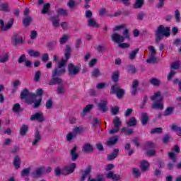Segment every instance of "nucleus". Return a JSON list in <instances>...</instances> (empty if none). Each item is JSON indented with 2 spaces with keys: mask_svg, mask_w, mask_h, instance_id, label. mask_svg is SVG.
Instances as JSON below:
<instances>
[{
  "mask_svg": "<svg viewBox=\"0 0 181 181\" xmlns=\"http://www.w3.org/2000/svg\"><path fill=\"white\" fill-rule=\"evenodd\" d=\"M42 95L43 91H37L35 94L29 91H23L21 94V100H25L27 104L30 105L34 103V108L40 107Z\"/></svg>",
  "mask_w": 181,
  "mask_h": 181,
  "instance_id": "nucleus-1",
  "label": "nucleus"
},
{
  "mask_svg": "<svg viewBox=\"0 0 181 181\" xmlns=\"http://www.w3.org/2000/svg\"><path fill=\"white\" fill-rule=\"evenodd\" d=\"M155 33L156 43H159V42L163 39V36H165V37H169V36H170V28L160 25Z\"/></svg>",
  "mask_w": 181,
  "mask_h": 181,
  "instance_id": "nucleus-2",
  "label": "nucleus"
},
{
  "mask_svg": "<svg viewBox=\"0 0 181 181\" xmlns=\"http://www.w3.org/2000/svg\"><path fill=\"white\" fill-rule=\"evenodd\" d=\"M91 165H88L83 171V173L81 175V178L79 181H85L86 177H88L89 176L88 181H104V177L103 175H98L97 177L98 179H91Z\"/></svg>",
  "mask_w": 181,
  "mask_h": 181,
  "instance_id": "nucleus-3",
  "label": "nucleus"
},
{
  "mask_svg": "<svg viewBox=\"0 0 181 181\" xmlns=\"http://www.w3.org/2000/svg\"><path fill=\"white\" fill-rule=\"evenodd\" d=\"M81 71V67L80 66H76L74 64H68V76L71 78H74Z\"/></svg>",
  "mask_w": 181,
  "mask_h": 181,
  "instance_id": "nucleus-4",
  "label": "nucleus"
},
{
  "mask_svg": "<svg viewBox=\"0 0 181 181\" xmlns=\"http://www.w3.org/2000/svg\"><path fill=\"white\" fill-rule=\"evenodd\" d=\"M112 124H114V127L109 132L110 135H114V134H117L119 131V127H121L122 122L119 117H116L113 119Z\"/></svg>",
  "mask_w": 181,
  "mask_h": 181,
  "instance_id": "nucleus-5",
  "label": "nucleus"
},
{
  "mask_svg": "<svg viewBox=\"0 0 181 181\" xmlns=\"http://www.w3.org/2000/svg\"><path fill=\"white\" fill-rule=\"evenodd\" d=\"M76 164L73 163L69 165H66L62 169V175L64 176H67V175H71L74 170H76Z\"/></svg>",
  "mask_w": 181,
  "mask_h": 181,
  "instance_id": "nucleus-6",
  "label": "nucleus"
},
{
  "mask_svg": "<svg viewBox=\"0 0 181 181\" xmlns=\"http://www.w3.org/2000/svg\"><path fill=\"white\" fill-rule=\"evenodd\" d=\"M66 74V68H59L57 66L54 69L52 74V77H61Z\"/></svg>",
  "mask_w": 181,
  "mask_h": 181,
  "instance_id": "nucleus-7",
  "label": "nucleus"
},
{
  "mask_svg": "<svg viewBox=\"0 0 181 181\" xmlns=\"http://www.w3.org/2000/svg\"><path fill=\"white\" fill-rule=\"evenodd\" d=\"M108 102L107 100H100L98 104L97 107L98 108V110L100 111V112H105L106 111H108Z\"/></svg>",
  "mask_w": 181,
  "mask_h": 181,
  "instance_id": "nucleus-8",
  "label": "nucleus"
},
{
  "mask_svg": "<svg viewBox=\"0 0 181 181\" xmlns=\"http://www.w3.org/2000/svg\"><path fill=\"white\" fill-rule=\"evenodd\" d=\"M0 25L1 26L2 30L6 32V30H9V29H11L12 26H13V18H11L6 25L5 23H4V20L0 19Z\"/></svg>",
  "mask_w": 181,
  "mask_h": 181,
  "instance_id": "nucleus-9",
  "label": "nucleus"
},
{
  "mask_svg": "<svg viewBox=\"0 0 181 181\" xmlns=\"http://www.w3.org/2000/svg\"><path fill=\"white\" fill-rule=\"evenodd\" d=\"M30 121H37L38 122H43L45 121V117H43V113L36 112L30 116Z\"/></svg>",
  "mask_w": 181,
  "mask_h": 181,
  "instance_id": "nucleus-10",
  "label": "nucleus"
},
{
  "mask_svg": "<svg viewBox=\"0 0 181 181\" xmlns=\"http://www.w3.org/2000/svg\"><path fill=\"white\" fill-rule=\"evenodd\" d=\"M24 62L25 67H28V69H30V67H32V62H30V60H26V55L21 54L18 58V64H21V63Z\"/></svg>",
  "mask_w": 181,
  "mask_h": 181,
  "instance_id": "nucleus-11",
  "label": "nucleus"
},
{
  "mask_svg": "<svg viewBox=\"0 0 181 181\" xmlns=\"http://www.w3.org/2000/svg\"><path fill=\"white\" fill-rule=\"evenodd\" d=\"M118 139H119V136L118 135L110 137L106 142L107 146H114V145H117Z\"/></svg>",
  "mask_w": 181,
  "mask_h": 181,
  "instance_id": "nucleus-12",
  "label": "nucleus"
},
{
  "mask_svg": "<svg viewBox=\"0 0 181 181\" xmlns=\"http://www.w3.org/2000/svg\"><path fill=\"white\" fill-rule=\"evenodd\" d=\"M112 40L115 42V43H122L125 40L124 36H121L118 35V33H114L111 36Z\"/></svg>",
  "mask_w": 181,
  "mask_h": 181,
  "instance_id": "nucleus-13",
  "label": "nucleus"
},
{
  "mask_svg": "<svg viewBox=\"0 0 181 181\" xmlns=\"http://www.w3.org/2000/svg\"><path fill=\"white\" fill-rule=\"evenodd\" d=\"M140 121L143 127H145L148 122H149V115L146 112H142L140 118Z\"/></svg>",
  "mask_w": 181,
  "mask_h": 181,
  "instance_id": "nucleus-14",
  "label": "nucleus"
},
{
  "mask_svg": "<svg viewBox=\"0 0 181 181\" xmlns=\"http://www.w3.org/2000/svg\"><path fill=\"white\" fill-rule=\"evenodd\" d=\"M33 21V19L30 16H27L26 17L23 18V25L24 28H28V26H30Z\"/></svg>",
  "mask_w": 181,
  "mask_h": 181,
  "instance_id": "nucleus-15",
  "label": "nucleus"
},
{
  "mask_svg": "<svg viewBox=\"0 0 181 181\" xmlns=\"http://www.w3.org/2000/svg\"><path fill=\"white\" fill-rule=\"evenodd\" d=\"M93 108H94V105L93 104H89L88 105H86L82 110V112H81V118H83V117L86 116V114H87L88 112H90L91 111V110H93Z\"/></svg>",
  "mask_w": 181,
  "mask_h": 181,
  "instance_id": "nucleus-16",
  "label": "nucleus"
},
{
  "mask_svg": "<svg viewBox=\"0 0 181 181\" xmlns=\"http://www.w3.org/2000/svg\"><path fill=\"white\" fill-rule=\"evenodd\" d=\"M34 138H35V139L32 142L33 146H35V145H37V142H39V141H42V136H40V132H39L38 129H37L35 131V134H34Z\"/></svg>",
  "mask_w": 181,
  "mask_h": 181,
  "instance_id": "nucleus-17",
  "label": "nucleus"
},
{
  "mask_svg": "<svg viewBox=\"0 0 181 181\" xmlns=\"http://www.w3.org/2000/svg\"><path fill=\"white\" fill-rule=\"evenodd\" d=\"M93 151H94V147L90 143L84 144L82 147V152H86L87 153H90Z\"/></svg>",
  "mask_w": 181,
  "mask_h": 181,
  "instance_id": "nucleus-18",
  "label": "nucleus"
},
{
  "mask_svg": "<svg viewBox=\"0 0 181 181\" xmlns=\"http://www.w3.org/2000/svg\"><path fill=\"white\" fill-rule=\"evenodd\" d=\"M21 163H22V160H21V157L18 155H16L13 162L15 169H19L21 168Z\"/></svg>",
  "mask_w": 181,
  "mask_h": 181,
  "instance_id": "nucleus-19",
  "label": "nucleus"
},
{
  "mask_svg": "<svg viewBox=\"0 0 181 181\" xmlns=\"http://www.w3.org/2000/svg\"><path fill=\"white\" fill-rule=\"evenodd\" d=\"M13 40L15 42L16 45H21L23 43V38H22V37H21L18 33L13 35Z\"/></svg>",
  "mask_w": 181,
  "mask_h": 181,
  "instance_id": "nucleus-20",
  "label": "nucleus"
},
{
  "mask_svg": "<svg viewBox=\"0 0 181 181\" xmlns=\"http://www.w3.org/2000/svg\"><path fill=\"white\" fill-rule=\"evenodd\" d=\"M77 146H74V148L70 151L69 153L71 156L72 160L74 162L78 158V155L77 154Z\"/></svg>",
  "mask_w": 181,
  "mask_h": 181,
  "instance_id": "nucleus-21",
  "label": "nucleus"
},
{
  "mask_svg": "<svg viewBox=\"0 0 181 181\" xmlns=\"http://www.w3.org/2000/svg\"><path fill=\"white\" fill-rule=\"evenodd\" d=\"M63 83V80L60 78L59 76L52 77V79L49 81L50 86L54 84H62Z\"/></svg>",
  "mask_w": 181,
  "mask_h": 181,
  "instance_id": "nucleus-22",
  "label": "nucleus"
},
{
  "mask_svg": "<svg viewBox=\"0 0 181 181\" xmlns=\"http://www.w3.org/2000/svg\"><path fill=\"white\" fill-rule=\"evenodd\" d=\"M88 25L90 28H100V24L98 23L97 21H95V19L94 18H90L88 20Z\"/></svg>",
  "mask_w": 181,
  "mask_h": 181,
  "instance_id": "nucleus-23",
  "label": "nucleus"
},
{
  "mask_svg": "<svg viewBox=\"0 0 181 181\" xmlns=\"http://www.w3.org/2000/svg\"><path fill=\"white\" fill-rule=\"evenodd\" d=\"M140 168L143 172H146V170H148L149 168V163L146 160H143L141 162Z\"/></svg>",
  "mask_w": 181,
  "mask_h": 181,
  "instance_id": "nucleus-24",
  "label": "nucleus"
},
{
  "mask_svg": "<svg viewBox=\"0 0 181 181\" xmlns=\"http://www.w3.org/2000/svg\"><path fill=\"white\" fill-rule=\"evenodd\" d=\"M119 153V149L115 148L113 152L107 156L108 160H114L117 156H118V153Z\"/></svg>",
  "mask_w": 181,
  "mask_h": 181,
  "instance_id": "nucleus-25",
  "label": "nucleus"
},
{
  "mask_svg": "<svg viewBox=\"0 0 181 181\" xmlns=\"http://www.w3.org/2000/svg\"><path fill=\"white\" fill-rule=\"evenodd\" d=\"M145 4V0H136L135 4L133 6L134 9H141L144 4Z\"/></svg>",
  "mask_w": 181,
  "mask_h": 181,
  "instance_id": "nucleus-26",
  "label": "nucleus"
},
{
  "mask_svg": "<svg viewBox=\"0 0 181 181\" xmlns=\"http://www.w3.org/2000/svg\"><path fill=\"white\" fill-rule=\"evenodd\" d=\"M27 52L29 54V56H30V57L37 58L39 57V56H40V52L35 49H28Z\"/></svg>",
  "mask_w": 181,
  "mask_h": 181,
  "instance_id": "nucleus-27",
  "label": "nucleus"
},
{
  "mask_svg": "<svg viewBox=\"0 0 181 181\" xmlns=\"http://www.w3.org/2000/svg\"><path fill=\"white\" fill-rule=\"evenodd\" d=\"M71 53V47H70V45H66L65 48V53H64V57L66 59L65 60H66V62L70 59Z\"/></svg>",
  "mask_w": 181,
  "mask_h": 181,
  "instance_id": "nucleus-28",
  "label": "nucleus"
},
{
  "mask_svg": "<svg viewBox=\"0 0 181 181\" xmlns=\"http://www.w3.org/2000/svg\"><path fill=\"white\" fill-rule=\"evenodd\" d=\"M138 53H139V48H136L134 50L132 51L131 53L129 54V60H135Z\"/></svg>",
  "mask_w": 181,
  "mask_h": 181,
  "instance_id": "nucleus-29",
  "label": "nucleus"
},
{
  "mask_svg": "<svg viewBox=\"0 0 181 181\" xmlns=\"http://www.w3.org/2000/svg\"><path fill=\"white\" fill-rule=\"evenodd\" d=\"M150 98L151 101H162V95H160V92L156 93Z\"/></svg>",
  "mask_w": 181,
  "mask_h": 181,
  "instance_id": "nucleus-30",
  "label": "nucleus"
},
{
  "mask_svg": "<svg viewBox=\"0 0 181 181\" xmlns=\"http://www.w3.org/2000/svg\"><path fill=\"white\" fill-rule=\"evenodd\" d=\"M28 131L29 127L26 124H23L21 128L20 129V135H21L22 136H25Z\"/></svg>",
  "mask_w": 181,
  "mask_h": 181,
  "instance_id": "nucleus-31",
  "label": "nucleus"
},
{
  "mask_svg": "<svg viewBox=\"0 0 181 181\" xmlns=\"http://www.w3.org/2000/svg\"><path fill=\"white\" fill-rule=\"evenodd\" d=\"M43 175H45V167H41L35 170V175H33V177L43 176Z\"/></svg>",
  "mask_w": 181,
  "mask_h": 181,
  "instance_id": "nucleus-32",
  "label": "nucleus"
},
{
  "mask_svg": "<svg viewBox=\"0 0 181 181\" xmlns=\"http://www.w3.org/2000/svg\"><path fill=\"white\" fill-rule=\"evenodd\" d=\"M149 83L152 86H154V87H159V86H160V81L156 78H151L149 80Z\"/></svg>",
  "mask_w": 181,
  "mask_h": 181,
  "instance_id": "nucleus-33",
  "label": "nucleus"
},
{
  "mask_svg": "<svg viewBox=\"0 0 181 181\" xmlns=\"http://www.w3.org/2000/svg\"><path fill=\"white\" fill-rule=\"evenodd\" d=\"M127 127H136V118L131 117L129 121L126 122Z\"/></svg>",
  "mask_w": 181,
  "mask_h": 181,
  "instance_id": "nucleus-34",
  "label": "nucleus"
},
{
  "mask_svg": "<svg viewBox=\"0 0 181 181\" xmlns=\"http://www.w3.org/2000/svg\"><path fill=\"white\" fill-rule=\"evenodd\" d=\"M120 132H122L124 135H132L134 134V129L123 127L120 129Z\"/></svg>",
  "mask_w": 181,
  "mask_h": 181,
  "instance_id": "nucleus-35",
  "label": "nucleus"
},
{
  "mask_svg": "<svg viewBox=\"0 0 181 181\" xmlns=\"http://www.w3.org/2000/svg\"><path fill=\"white\" fill-rule=\"evenodd\" d=\"M1 12H9V6L6 3L0 4Z\"/></svg>",
  "mask_w": 181,
  "mask_h": 181,
  "instance_id": "nucleus-36",
  "label": "nucleus"
},
{
  "mask_svg": "<svg viewBox=\"0 0 181 181\" xmlns=\"http://www.w3.org/2000/svg\"><path fill=\"white\" fill-rule=\"evenodd\" d=\"M171 129L173 131H175V132H176L177 135H178V136H181V127H177V125L176 124H173L171 126Z\"/></svg>",
  "mask_w": 181,
  "mask_h": 181,
  "instance_id": "nucleus-37",
  "label": "nucleus"
},
{
  "mask_svg": "<svg viewBox=\"0 0 181 181\" xmlns=\"http://www.w3.org/2000/svg\"><path fill=\"white\" fill-rule=\"evenodd\" d=\"M145 149H155V143L153 141H146L144 144Z\"/></svg>",
  "mask_w": 181,
  "mask_h": 181,
  "instance_id": "nucleus-38",
  "label": "nucleus"
},
{
  "mask_svg": "<svg viewBox=\"0 0 181 181\" xmlns=\"http://www.w3.org/2000/svg\"><path fill=\"white\" fill-rule=\"evenodd\" d=\"M112 80L114 83H118V80H119V71H116L112 74Z\"/></svg>",
  "mask_w": 181,
  "mask_h": 181,
  "instance_id": "nucleus-39",
  "label": "nucleus"
},
{
  "mask_svg": "<svg viewBox=\"0 0 181 181\" xmlns=\"http://www.w3.org/2000/svg\"><path fill=\"white\" fill-rule=\"evenodd\" d=\"M179 69H180V63L179 62H175L171 64L170 67V70H174L175 71H176V70H179Z\"/></svg>",
  "mask_w": 181,
  "mask_h": 181,
  "instance_id": "nucleus-40",
  "label": "nucleus"
},
{
  "mask_svg": "<svg viewBox=\"0 0 181 181\" xmlns=\"http://www.w3.org/2000/svg\"><path fill=\"white\" fill-rule=\"evenodd\" d=\"M49 9H50V4L47 3L43 5L42 10L41 11V13L43 15H45V13H47L49 12Z\"/></svg>",
  "mask_w": 181,
  "mask_h": 181,
  "instance_id": "nucleus-41",
  "label": "nucleus"
},
{
  "mask_svg": "<svg viewBox=\"0 0 181 181\" xmlns=\"http://www.w3.org/2000/svg\"><path fill=\"white\" fill-rule=\"evenodd\" d=\"M51 21H52V25L54 26V28H59V26H60L59 20H57V17H56V16L51 17Z\"/></svg>",
  "mask_w": 181,
  "mask_h": 181,
  "instance_id": "nucleus-42",
  "label": "nucleus"
},
{
  "mask_svg": "<svg viewBox=\"0 0 181 181\" xmlns=\"http://www.w3.org/2000/svg\"><path fill=\"white\" fill-rule=\"evenodd\" d=\"M45 108L47 110H52V108H53V99L52 98L47 100L45 103Z\"/></svg>",
  "mask_w": 181,
  "mask_h": 181,
  "instance_id": "nucleus-43",
  "label": "nucleus"
},
{
  "mask_svg": "<svg viewBox=\"0 0 181 181\" xmlns=\"http://www.w3.org/2000/svg\"><path fill=\"white\" fill-rule=\"evenodd\" d=\"M151 108H153V110H163V104L160 103H154L152 105Z\"/></svg>",
  "mask_w": 181,
  "mask_h": 181,
  "instance_id": "nucleus-44",
  "label": "nucleus"
},
{
  "mask_svg": "<svg viewBox=\"0 0 181 181\" xmlns=\"http://www.w3.org/2000/svg\"><path fill=\"white\" fill-rule=\"evenodd\" d=\"M91 76L92 77H95V78H97V77H100V76H101V72L100 71V69H94L92 71H91Z\"/></svg>",
  "mask_w": 181,
  "mask_h": 181,
  "instance_id": "nucleus-45",
  "label": "nucleus"
},
{
  "mask_svg": "<svg viewBox=\"0 0 181 181\" xmlns=\"http://www.w3.org/2000/svg\"><path fill=\"white\" fill-rule=\"evenodd\" d=\"M111 94H115L117 98L121 99L125 95V91H111Z\"/></svg>",
  "mask_w": 181,
  "mask_h": 181,
  "instance_id": "nucleus-46",
  "label": "nucleus"
},
{
  "mask_svg": "<svg viewBox=\"0 0 181 181\" xmlns=\"http://www.w3.org/2000/svg\"><path fill=\"white\" fill-rule=\"evenodd\" d=\"M163 132V129L162 127H156L154 129H152L150 132V134H162Z\"/></svg>",
  "mask_w": 181,
  "mask_h": 181,
  "instance_id": "nucleus-47",
  "label": "nucleus"
},
{
  "mask_svg": "<svg viewBox=\"0 0 181 181\" xmlns=\"http://www.w3.org/2000/svg\"><path fill=\"white\" fill-rule=\"evenodd\" d=\"M127 71L130 74H135V73H136V68L132 65H129L127 68Z\"/></svg>",
  "mask_w": 181,
  "mask_h": 181,
  "instance_id": "nucleus-48",
  "label": "nucleus"
},
{
  "mask_svg": "<svg viewBox=\"0 0 181 181\" xmlns=\"http://www.w3.org/2000/svg\"><path fill=\"white\" fill-rule=\"evenodd\" d=\"M110 91H124V89H121L119 85L116 83L115 85L111 86Z\"/></svg>",
  "mask_w": 181,
  "mask_h": 181,
  "instance_id": "nucleus-49",
  "label": "nucleus"
},
{
  "mask_svg": "<svg viewBox=\"0 0 181 181\" xmlns=\"http://www.w3.org/2000/svg\"><path fill=\"white\" fill-rule=\"evenodd\" d=\"M176 73H177L176 71L170 69V72L167 76L168 81H170V80H172V78L175 77V75L176 74Z\"/></svg>",
  "mask_w": 181,
  "mask_h": 181,
  "instance_id": "nucleus-50",
  "label": "nucleus"
},
{
  "mask_svg": "<svg viewBox=\"0 0 181 181\" xmlns=\"http://www.w3.org/2000/svg\"><path fill=\"white\" fill-rule=\"evenodd\" d=\"M170 141V134H165V136L163 137V144H164V145H168Z\"/></svg>",
  "mask_w": 181,
  "mask_h": 181,
  "instance_id": "nucleus-51",
  "label": "nucleus"
},
{
  "mask_svg": "<svg viewBox=\"0 0 181 181\" xmlns=\"http://www.w3.org/2000/svg\"><path fill=\"white\" fill-rule=\"evenodd\" d=\"M174 108L172 107H168L164 112V117H169L173 112Z\"/></svg>",
  "mask_w": 181,
  "mask_h": 181,
  "instance_id": "nucleus-52",
  "label": "nucleus"
},
{
  "mask_svg": "<svg viewBox=\"0 0 181 181\" xmlns=\"http://www.w3.org/2000/svg\"><path fill=\"white\" fill-rule=\"evenodd\" d=\"M67 6L69 7V9H74L77 6V4H76V1L74 0H69Z\"/></svg>",
  "mask_w": 181,
  "mask_h": 181,
  "instance_id": "nucleus-53",
  "label": "nucleus"
},
{
  "mask_svg": "<svg viewBox=\"0 0 181 181\" xmlns=\"http://www.w3.org/2000/svg\"><path fill=\"white\" fill-rule=\"evenodd\" d=\"M65 66H67V61L64 58H62L61 62L58 64V67L64 69Z\"/></svg>",
  "mask_w": 181,
  "mask_h": 181,
  "instance_id": "nucleus-54",
  "label": "nucleus"
},
{
  "mask_svg": "<svg viewBox=\"0 0 181 181\" xmlns=\"http://www.w3.org/2000/svg\"><path fill=\"white\" fill-rule=\"evenodd\" d=\"M57 15H63V16H67V15H69L67 11L64 10V8H59L57 11Z\"/></svg>",
  "mask_w": 181,
  "mask_h": 181,
  "instance_id": "nucleus-55",
  "label": "nucleus"
},
{
  "mask_svg": "<svg viewBox=\"0 0 181 181\" xmlns=\"http://www.w3.org/2000/svg\"><path fill=\"white\" fill-rule=\"evenodd\" d=\"M29 173H30V168H25L21 171V175L22 177H23L25 176H28Z\"/></svg>",
  "mask_w": 181,
  "mask_h": 181,
  "instance_id": "nucleus-56",
  "label": "nucleus"
},
{
  "mask_svg": "<svg viewBox=\"0 0 181 181\" xmlns=\"http://www.w3.org/2000/svg\"><path fill=\"white\" fill-rule=\"evenodd\" d=\"M146 155H147V156H155V155H156V151H155V149L151 148L146 151Z\"/></svg>",
  "mask_w": 181,
  "mask_h": 181,
  "instance_id": "nucleus-57",
  "label": "nucleus"
},
{
  "mask_svg": "<svg viewBox=\"0 0 181 181\" xmlns=\"http://www.w3.org/2000/svg\"><path fill=\"white\" fill-rule=\"evenodd\" d=\"M9 59V54L6 53L4 57L0 58V63H6V61Z\"/></svg>",
  "mask_w": 181,
  "mask_h": 181,
  "instance_id": "nucleus-58",
  "label": "nucleus"
},
{
  "mask_svg": "<svg viewBox=\"0 0 181 181\" xmlns=\"http://www.w3.org/2000/svg\"><path fill=\"white\" fill-rule=\"evenodd\" d=\"M40 76H42L40 71H37L35 74L34 81L36 82L39 81L40 80Z\"/></svg>",
  "mask_w": 181,
  "mask_h": 181,
  "instance_id": "nucleus-59",
  "label": "nucleus"
},
{
  "mask_svg": "<svg viewBox=\"0 0 181 181\" xmlns=\"http://www.w3.org/2000/svg\"><path fill=\"white\" fill-rule=\"evenodd\" d=\"M85 16L87 19H92L93 18V11L90 10H86L85 12Z\"/></svg>",
  "mask_w": 181,
  "mask_h": 181,
  "instance_id": "nucleus-60",
  "label": "nucleus"
},
{
  "mask_svg": "<svg viewBox=\"0 0 181 181\" xmlns=\"http://www.w3.org/2000/svg\"><path fill=\"white\" fill-rule=\"evenodd\" d=\"M54 173L56 176H61V175H63V169L57 167L54 170Z\"/></svg>",
  "mask_w": 181,
  "mask_h": 181,
  "instance_id": "nucleus-61",
  "label": "nucleus"
},
{
  "mask_svg": "<svg viewBox=\"0 0 181 181\" xmlns=\"http://www.w3.org/2000/svg\"><path fill=\"white\" fill-rule=\"evenodd\" d=\"M133 175L134 177H139L141 176V172L138 168H133Z\"/></svg>",
  "mask_w": 181,
  "mask_h": 181,
  "instance_id": "nucleus-62",
  "label": "nucleus"
},
{
  "mask_svg": "<svg viewBox=\"0 0 181 181\" xmlns=\"http://www.w3.org/2000/svg\"><path fill=\"white\" fill-rule=\"evenodd\" d=\"M41 60L42 62H43V63H46L47 62H49V54L44 53L42 54Z\"/></svg>",
  "mask_w": 181,
  "mask_h": 181,
  "instance_id": "nucleus-63",
  "label": "nucleus"
},
{
  "mask_svg": "<svg viewBox=\"0 0 181 181\" xmlns=\"http://www.w3.org/2000/svg\"><path fill=\"white\" fill-rule=\"evenodd\" d=\"M173 84H178V90H181V80L180 81L179 78H175L173 81Z\"/></svg>",
  "mask_w": 181,
  "mask_h": 181,
  "instance_id": "nucleus-64",
  "label": "nucleus"
}]
</instances>
